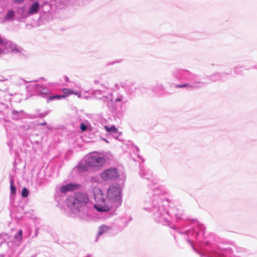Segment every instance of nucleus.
Returning <instances> with one entry per match:
<instances>
[{"label":"nucleus","mask_w":257,"mask_h":257,"mask_svg":"<svg viewBox=\"0 0 257 257\" xmlns=\"http://www.w3.org/2000/svg\"><path fill=\"white\" fill-rule=\"evenodd\" d=\"M92 192L96 202L94 208L98 212L108 211L112 207H117L121 203L122 189L119 185L110 186L106 198L98 188H93Z\"/></svg>","instance_id":"obj_1"},{"label":"nucleus","mask_w":257,"mask_h":257,"mask_svg":"<svg viewBox=\"0 0 257 257\" xmlns=\"http://www.w3.org/2000/svg\"><path fill=\"white\" fill-rule=\"evenodd\" d=\"M162 202L158 195L149 192L145 197L143 209L152 212L156 222L167 224L170 221V216L167 209L161 204Z\"/></svg>","instance_id":"obj_2"},{"label":"nucleus","mask_w":257,"mask_h":257,"mask_svg":"<svg viewBox=\"0 0 257 257\" xmlns=\"http://www.w3.org/2000/svg\"><path fill=\"white\" fill-rule=\"evenodd\" d=\"M67 204L76 216L83 220L88 219L89 210L94 206L88 196L81 193L76 194L74 197H69Z\"/></svg>","instance_id":"obj_3"},{"label":"nucleus","mask_w":257,"mask_h":257,"mask_svg":"<svg viewBox=\"0 0 257 257\" xmlns=\"http://www.w3.org/2000/svg\"><path fill=\"white\" fill-rule=\"evenodd\" d=\"M106 163L104 155L97 152L88 154L81 161L78 166V169L80 172H84L89 169L98 170L102 168Z\"/></svg>","instance_id":"obj_4"},{"label":"nucleus","mask_w":257,"mask_h":257,"mask_svg":"<svg viewBox=\"0 0 257 257\" xmlns=\"http://www.w3.org/2000/svg\"><path fill=\"white\" fill-rule=\"evenodd\" d=\"M7 237V234L2 233L0 234V256L11 257L16 251L17 246L11 247L13 242L3 241Z\"/></svg>","instance_id":"obj_5"},{"label":"nucleus","mask_w":257,"mask_h":257,"mask_svg":"<svg viewBox=\"0 0 257 257\" xmlns=\"http://www.w3.org/2000/svg\"><path fill=\"white\" fill-rule=\"evenodd\" d=\"M92 94L98 99H102L108 106H110L112 102V94L111 93L106 94L105 89L102 88L96 90L92 92Z\"/></svg>","instance_id":"obj_6"},{"label":"nucleus","mask_w":257,"mask_h":257,"mask_svg":"<svg viewBox=\"0 0 257 257\" xmlns=\"http://www.w3.org/2000/svg\"><path fill=\"white\" fill-rule=\"evenodd\" d=\"M119 176V173L116 168H109L103 171L101 177L105 181L114 180Z\"/></svg>","instance_id":"obj_7"},{"label":"nucleus","mask_w":257,"mask_h":257,"mask_svg":"<svg viewBox=\"0 0 257 257\" xmlns=\"http://www.w3.org/2000/svg\"><path fill=\"white\" fill-rule=\"evenodd\" d=\"M7 46H9V48L0 49V56L2 54L8 53L9 52L16 53H20L22 50L21 48L9 40L7 41V44L5 45V47Z\"/></svg>","instance_id":"obj_8"},{"label":"nucleus","mask_w":257,"mask_h":257,"mask_svg":"<svg viewBox=\"0 0 257 257\" xmlns=\"http://www.w3.org/2000/svg\"><path fill=\"white\" fill-rule=\"evenodd\" d=\"M79 185L78 184L69 183L60 187L59 190L62 193L77 189Z\"/></svg>","instance_id":"obj_9"},{"label":"nucleus","mask_w":257,"mask_h":257,"mask_svg":"<svg viewBox=\"0 0 257 257\" xmlns=\"http://www.w3.org/2000/svg\"><path fill=\"white\" fill-rule=\"evenodd\" d=\"M204 83L201 81H196L194 82L192 85L188 84H183L181 85H178L176 86L177 88H183L187 87L189 89H191L194 88H200L204 86Z\"/></svg>","instance_id":"obj_10"},{"label":"nucleus","mask_w":257,"mask_h":257,"mask_svg":"<svg viewBox=\"0 0 257 257\" xmlns=\"http://www.w3.org/2000/svg\"><path fill=\"white\" fill-rule=\"evenodd\" d=\"M34 86H35L36 90L42 96L44 97L47 96L50 93V90L47 87H44L40 84H37Z\"/></svg>","instance_id":"obj_11"},{"label":"nucleus","mask_w":257,"mask_h":257,"mask_svg":"<svg viewBox=\"0 0 257 257\" xmlns=\"http://www.w3.org/2000/svg\"><path fill=\"white\" fill-rule=\"evenodd\" d=\"M40 9V5L38 2H35L30 6L28 13L30 15L37 14Z\"/></svg>","instance_id":"obj_12"},{"label":"nucleus","mask_w":257,"mask_h":257,"mask_svg":"<svg viewBox=\"0 0 257 257\" xmlns=\"http://www.w3.org/2000/svg\"><path fill=\"white\" fill-rule=\"evenodd\" d=\"M104 129L106 132L112 134L113 137L115 139H117L120 135L118 133V130L114 125H112L110 127L105 125Z\"/></svg>","instance_id":"obj_13"},{"label":"nucleus","mask_w":257,"mask_h":257,"mask_svg":"<svg viewBox=\"0 0 257 257\" xmlns=\"http://www.w3.org/2000/svg\"><path fill=\"white\" fill-rule=\"evenodd\" d=\"M94 83L95 85L101 86L102 88L105 90H108L110 88L109 83L103 82L101 78L95 79L94 81Z\"/></svg>","instance_id":"obj_14"},{"label":"nucleus","mask_w":257,"mask_h":257,"mask_svg":"<svg viewBox=\"0 0 257 257\" xmlns=\"http://www.w3.org/2000/svg\"><path fill=\"white\" fill-rule=\"evenodd\" d=\"M112 228L110 226L102 225L99 227L98 235H100L111 230Z\"/></svg>","instance_id":"obj_15"},{"label":"nucleus","mask_w":257,"mask_h":257,"mask_svg":"<svg viewBox=\"0 0 257 257\" xmlns=\"http://www.w3.org/2000/svg\"><path fill=\"white\" fill-rule=\"evenodd\" d=\"M22 234L23 231L22 229H20L14 235V239L17 246L19 245L22 240Z\"/></svg>","instance_id":"obj_16"},{"label":"nucleus","mask_w":257,"mask_h":257,"mask_svg":"<svg viewBox=\"0 0 257 257\" xmlns=\"http://www.w3.org/2000/svg\"><path fill=\"white\" fill-rule=\"evenodd\" d=\"M15 16V13L13 10H10L8 11L6 16L5 18V21L13 20Z\"/></svg>","instance_id":"obj_17"},{"label":"nucleus","mask_w":257,"mask_h":257,"mask_svg":"<svg viewBox=\"0 0 257 257\" xmlns=\"http://www.w3.org/2000/svg\"><path fill=\"white\" fill-rule=\"evenodd\" d=\"M65 95H52L48 97V101L53 100L55 99H60L62 98H64Z\"/></svg>","instance_id":"obj_18"},{"label":"nucleus","mask_w":257,"mask_h":257,"mask_svg":"<svg viewBox=\"0 0 257 257\" xmlns=\"http://www.w3.org/2000/svg\"><path fill=\"white\" fill-rule=\"evenodd\" d=\"M123 98H124V97L122 95L118 94H117L116 97L115 98V99L114 100V103L120 102L122 101ZM112 103H113V101L110 106L111 105Z\"/></svg>","instance_id":"obj_19"},{"label":"nucleus","mask_w":257,"mask_h":257,"mask_svg":"<svg viewBox=\"0 0 257 257\" xmlns=\"http://www.w3.org/2000/svg\"><path fill=\"white\" fill-rule=\"evenodd\" d=\"M8 40L4 37H2L0 35V47L2 48V47H5V45L7 44V42Z\"/></svg>","instance_id":"obj_20"},{"label":"nucleus","mask_w":257,"mask_h":257,"mask_svg":"<svg viewBox=\"0 0 257 257\" xmlns=\"http://www.w3.org/2000/svg\"><path fill=\"white\" fill-rule=\"evenodd\" d=\"M62 92L64 94L66 95H69L73 93V91L72 89L69 88H63L62 89Z\"/></svg>","instance_id":"obj_21"},{"label":"nucleus","mask_w":257,"mask_h":257,"mask_svg":"<svg viewBox=\"0 0 257 257\" xmlns=\"http://www.w3.org/2000/svg\"><path fill=\"white\" fill-rule=\"evenodd\" d=\"M29 195V191L26 188H24L22 191V197L25 198Z\"/></svg>","instance_id":"obj_22"},{"label":"nucleus","mask_w":257,"mask_h":257,"mask_svg":"<svg viewBox=\"0 0 257 257\" xmlns=\"http://www.w3.org/2000/svg\"><path fill=\"white\" fill-rule=\"evenodd\" d=\"M11 191L12 194H15L16 192V188L13 185V180H11Z\"/></svg>","instance_id":"obj_23"},{"label":"nucleus","mask_w":257,"mask_h":257,"mask_svg":"<svg viewBox=\"0 0 257 257\" xmlns=\"http://www.w3.org/2000/svg\"><path fill=\"white\" fill-rule=\"evenodd\" d=\"M220 74L216 73L211 76V80L213 81H217L219 80Z\"/></svg>","instance_id":"obj_24"},{"label":"nucleus","mask_w":257,"mask_h":257,"mask_svg":"<svg viewBox=\"0 0 257 257\" xmlns=\"http://www.w3.org/2000/svg\"><path fill=\"white\" fill-rule=\"evenodd\" d=\"M80 129L82 132L85 131L88 127V124H85V123H81L80 124Z\"/></svg>","instance_id":"obj_25"},{"label":"nucleus","mask_w":257,"mask_h":257,"mask_svg":"<svg viewBox=\"0 0 257 257\" xmlns=\"http://www.w3.org/2000/svg\"><path fill=\"white\" fill-rule=\"evenodd\" d=\"M186 233L188 234V236H189L190 234H191V235L192 236H196L197 235V233L195 232V231H191V230H189Z\"/></svg>","instance_id":"obj_26"},{"label":"nucleus","mask_w":257,"mask_h":257,"mask_svg":"<svg viewBox=\"0 0 257 257\" xmlns=\"http://www.w3.org/2000/svg\"><path fill=\"white\" fill-rule=\"evenodd\" d=\"M182 212L181 211H179L178 213L175 214V216L177 219L181 218V216L182 215Z\"/></svg>","instance_id":"obj_27"},{"label":"nucleus","mask_w":257,"mask_h":257,"mask_svg":"<svg viewBox=\"0 0 257 257\" xmlns=\"http://www.w3.org/2000/svg\"><path fill=\"white\" fill-rule=\"evenodd\" d=\"M73 94H75L78 96L79 98H81V95L80 92L79 91H73Z\"/></svg>","instance_id":"obj_28"},{"label":"nucleus","mask_w":257,"mask_h":257,"mask_svg":"<svg viewBox=\"0 0 257 257\" xmlns=\"http://www.w3.org/2000/svg\"><path fill=\"white\" fill-rule=\"evenodd\" d=\"M25 0H13V2L16 4H22Z\"/></svg>","instance_id":"obj_29"},{"label":"nucleus","mask_w":257,"mask_h":257,"mask_svg":"<svg viewBox=\"0 0 257 257\" xmlns=\"http://www.w3.org/2000/svg\"><path fill=\"white\" fill-rule=\"evenodd\" d=\"M48 113H49V111H47L46 112L41 114V116L42 117H44V116H46V115H47Z\"/></svg>","instance_id":"obj_30"},{"label":"nucleus","mask_w":257,"mask_h":257,"mask_svg":"<svg viewBox=\"0 0 257 257\" xmlns=\"http://www.w3.org/2000/svg\"><path fill=\"white\" fill-rule=\"evenodd\" d=\"M18 113V111H16V110H13V111H12V113H13V115H15V114H16V113Z\"/></svg>","instance_id":"obj_31"},{"label":"nucleus","mask_w":257,"mask_h":257,"mask_svg":"<svg viewBox=\"0 0 257 257\" xmlns=\"http://www.w3.org/2000/svg\"><path fill=\"white\" fill-rule=\"evenodd\" d=\"M46 124V122H44L42 123L41 124L42 125H45Z\"/></svg>","instance_id":"obj_32"},{"label":"nucleus","mask_w":257,"mask_h":257,"mask_svg":"<svg viewBox=\"0 0 257 257\" xmlns=\"http://www.w3.org/2000/svg\"><path fill=\"white\" fill-rule=\"evenodd\" d=\"M65 80H66V81H68V80H69L68 77H67V76H66V77H65Z\"/></svg>","instance_id":"obj_33"},{"label":"nucleus","mask_w":257,"mask_h":257,"mask_svg":"<svg viewBox=\"0 0 257 257\" xmlns=\"http://www.w3.org/2000/svg\"><path fill=\"white\" fill-rule=\"evenodd\" d=\"M1 48H9V46H7V47H2Z\"/></svg>","instance_id":"obj_34"},{"label":"nucleus","mask_w":257,"mask_h":257,"mask_svg":"<svg viewBox=\"0 0 257 257\" xmlns=\"http://www.w3.org/2000/svg\"><path fill=\"white\" fill-rule=\"evenodd\" d=\"M7 79H1L0 81H5V80H7Z\"/></svg>","instance_id":"obj_35"},{"label":"nucleus","mask_w":257,"mask_h":257,"mask_svg":"<svg viewBox=\"0 0 257 257\" xmlns=\"http://www.w3.org/2000/svg\"><path fill=\"white\" fill-rule=\"evenodd\" d=\"M188 241L189 242H190L191 244L192 243H191V241H190V240L188 239Z\"/></svg>","instance_id":"obj_36"},{"label":"nucleus","mask_w":257,"mask_h":257,"mask_svg":"<svg viewBox=\"0 0 257 257\" xmlns=\"http://www.w3.org/2000/svg\"><path fill=\"white\" fill-rule=\"evenodd\" d=\"M255 68L257 69V65L255 66Z\"/></svg>","instance_id":"obj_37"},{"label":"nucleus","mask_w":257,"mask_h":257,"mask_svg":"<svg viewBox=\"0 0 257 257\" xmlns=\"http://www.w3.org/2000/svg\"><path fill=\"white\" fill-rule=\"evenodd\" d=\"M201 257H203V255H201Z\"/></svg>","instance_id":"obj_38"}]
</instances>
